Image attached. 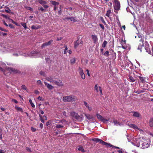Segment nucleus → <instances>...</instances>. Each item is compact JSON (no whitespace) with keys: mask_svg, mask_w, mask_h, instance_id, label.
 Instances as JSON below:
<instances>
[{"mask_svg":"<svg viewBox=\"0 0 153 153\" xmlns=\"http://www.w3.org/2000/svg\"><path fill=\"white\" fill-rule=\"evenodd\" d=\"M92 140L95 142L96 143L99 142L100 143H102V140L99 139L98 138H93L92 139Z\"/></svg>","mask_w":153,"mask_h":153,"instance_id":"4468645a","label":"nucleus"},{"mask_svg":"<svg viewBox=\"0 0 153 153\" xmlns=\"http://www.w3.org/2000/svg\"><path fill=\"white\" fill-rule=\"evenodd\" d=\"M99 26L103 30H104L105 29L104 25L102 24H99Z\"/></svg>","mask_w":153,"mask_h":153,"instance_id":"6e6d98bb","label":"nucleus"},{"mask_svg":"<svg viewBox=\"0 0 153 153\" xmlns=\"http://www.w3.org/2000/svg\"><path fill=\"white\" fill-rule=\"evenodd\" d=\"M146 21L148 22H149L150 23H152V24H153V21L149 17H147L146 18Z\"/></svg>","mask_w":153,"mask_h":153,"instance_id":"c756f323","label":"nucleus"},{"mask_svg":"<svg viewBox=\"0 0 153 153\" xmlns=\"http://www.w3.org/2000/svg\"><path fill=\"white\" fill-rule=\"evenodd\" d=\"M37 2L40 4L42 5L44 4H46L47 3V2L46 1L43 0H37Z\"/></svg>","mask_w":153,"mask_h":153,"instance_id":"6ab92c4d","label":"nucleus"},{"mask_svg":"<svg viewBox=\"0 0 153 153\" xmlns=\"http://www.w3.org/2000/svg\"><path fill=\"white\" fill-rule=\"evenodd\" d=\"M111 13V10L110 9H109L107 11V13L105 14L106 16H107L110 17V14Z\"/></svg>","mask_w":153,"mask_h":153,"instance_id":"b1692460","label":"nucleus"},{"mask_svg":"<svg viewBox=\"0 0 153 153\" xmlns=\"http://www.w3.org/2000/svg\"><path fill=\"white\" fill-rule=\"evenodd\" d=\"M131 128H133L135 129H138L139 130H141L139 129L138 128V127H137V126L136 125H135L134 124H130L129 126Z\"/></svg>","mask_w":153,"mask_h":153,"instance_id":"a211bd4d","label":"nucleus"},{"mask_svg":"<svg viewBox=\"0 0 153 153\" xmlns=\"http://www.w3.org/2000/svg\"><path fill=\"white\" fill-rule=\"evenodd\" d=\"M131 113H133V116L136 117H139L140 115V114L137 112L132 111Z\"/></svg>","mask_w":153,"mask_h":153,"instance_id":"ddd939ff","label":"nucleus"},{"mask_svg":"<svg viewBox=\"0 0 153 153\" xmlns=\"http://www.w3.org/2000/svg\"><path fill=\"white\" fill-rule=\"evenodd\" d=\"M10 71L14 73H19V71L13 68H10Z\"/></svg>","mask_w":153,"mask_h":153,"instance_id":"4be33fe9","label":"nucleus"},{"mask_svg":"<svg viewBox=\"0 0 153 153\" xmlns=\"http://www.w3.org/2000/svg\"><path fill=\"white\" fill-rule=\"evenodd\" d=\"M129 79L132 82H134L135 81V79H134L131 76H129Z\"/></svg>","mask_w":153,"mask_h":153,"instance_id":"ea45409f","label":"nucleus"},{"mask_svg":"<svg viewBox=\"0 0 153 153\" xmlns=\"http://www.w3.org/2000/svg\"><path fill=\"white\" fill-rule=\"evenodd\" d=\"M83 103L86 107L87 108L89 106V105L85 101H84Z\"/></svg>","mask_w":153,"mask_h":153,"instance_id":"5fc2aeb1","label":"nucleus"},{"mask_svg":"<svg viewBox=\"0 0 153 153\" xmlns=\"http://www.w3.org/2000/svg\"><path fill=\"white\" fill-rule=\"evenodd\" d=\"M38 99L40 101H43L44 100V99L42 98V97H40V96L38 97Z\"/></svg>","mask_w":153,"mask_h":153,"instance_id":"4d7b16f0","label":"nucleus"},{"mask_svg":"<svg viewBox=\"0 0 153 153\" xmlns=\"http://www.w3.org/2000/svg\"><path fill=\"white\" fill-rule=\"evenodd\" d=\"M39 115L40 117V120H41V122L42 123H44L45 122L44 120L43 119L42 116L40 114H39Z\"/></svg>","mask_w":153,"mask_h":153,"instance_id":"58836bf2","label":"nucleus"},{"mask_svg":"<svg viewBox=\"0 0 153 153\" xmlns=\"http://www.w3.org/2000/svg\"><path fill=\"white\" fill-rule=\"evenodd\" d=\"M81 78L84 79H85V75L83 72L79 74Z\"/></svg>","mask_w":153,"mask_h":153,"instance_id":"72a5a7b5","label":"nucleus"},{"mask_svg":"<svg viewBox=\"0 0 153 153\" xmlns=\"http://www.w3.org/2000/svg\"><path fill=\"white\" fill-rule=\"evenodd\" d=\"M101 144L103 145H105L107 147L110 146L112 147H114V146L112 145L110 143H108L105 142L102 140V142Z\"/></svg>","mask_w":153,"mask_h":153,"instance_id":"9b49d317","label":"nucleus"},{"mask_svg":"<svg viewBox=\"0 0 153 153\" xmlns=\"http://www.w3.org/2000/svg\"><path fill=\"white\" fill-rule=\"evenodd\" d=\"M1 16L7 19L8 18L7 16V15H5L4 14H2Z\"/></svg>","mask_w":153,"mask_h":153,"instance_id":"338daca9","label":"nucleus"},{"mask_svg":"<svg viewBox=\"0 0 153 153\" xmlns=\"http://www.w3.org/2000/svg\"><path fill=\"white\" fill-rule=\"evenodd\" d=\"M21 25L25 29H26L27 28V27L26 26V23L24 22H21Z\"/></svg>","mask_w":153,"mask_h":153,"instance_id":"a19ab883","label":"nucleus"},{"mask_svg":"<svg viewBox=\"0 0 153 153\" xmlns=\"http://www.w3.org/2000/svg\"><path fill=\"white\" fill-rule=\"evenodd\" d=\"M103 55L104 56H108L109 55V52L108 51H105V52L103 54Z\"/></svg>","mask_w":153,"mask_h":153,"instance_id":"a18cd8bd","label":"nucleus"},{"mask_svg":"<svg viewBox=\"0 0 153 153\" xmlns=\"http://www.w3.org/2000/svg\"><path fill=\"white\" fill-rule=\"evenodd\" d=\"M145 47H149V45L147 41H145Z\"/></svg>","mask_w":153,"mask_h":153,"instance_id":"8fccbe9b","label":"nucleus"},{"mask_svg":"<svg viewBox=\"0 0 153 153\" xmlns=\"http://www.w3.org/2000/svg\"><path fill=\"white\" fill-rule=\"evenodd\" d=\"M56 127L57 128H64V126H63L59 124H56Z\"/></svg>","mask_w":153,"mask_h":153,"instance_id":"c85d7f7f","label":"nucleus"},{"mask_svg":"<svg viewBox=\"0 0 153 153\" xmlns=\"http://www.w3.org/2000/svg\"><path fill=\"white\" fill-rule=\"evenodd\" d=\"M138 77L139 78V79L141 83H143L145 82V78L141 76H138Z\"/></svg>","mask_w":153,"mask_h":153,"instance_id":"aec40b11","label":"nucleus"},{"mask_svg":"<svg viewBox=\"0 0 153 153\" xmlns=\"http://www.w3.org/2000/svg\"><path fill=\"white\" fill-rule=\"evenodd\" d=\"M78 150L79 151H81L82 152H84L85 151H84V149L83 148L82 146H79L78 148Z\"/></svg>","mask_w":153,"mask_h":153,"instance_id":"bb28decb","label":"nucleus"},{"mask_svg":"<svg viewBox=\"0 0 153 153\" xmlns=\"http://www.w3.org/2000/svg\"><path fill=\"white\" fill-rule=\"evenodd\" d=\"M51 4L54 5V6L58 5L59 4V3L55 1H51Z\"/></svg>","mask_w":153,"mask_h":153,"instance_id":"393cba45","label":"nucleus"},{"mask_svg":"<svg viewBox=\"0 0 153 153\" xmlns=\"http://www.w3.org/2000/svg\"><path fill=\"white\" fill-rule=\"evenodd\" d=\"M107 41L105 40L103 42V44L102 45V47L103 48H105L106 47V45L107 44Z\"/></svg>","mask_w":153,"mask_h":153,"instance_id":"37998d69","label":"nucleus"},{"mask_svg":"<svg viewBox=\"0 0 153 153\" xmlns=\"http://www.w3.org/2000/svg\"><path fill=\"white\" fill-rule=\"evenodd\" d=\"M51 123V122L50 121H48L46 123V126H48V125H49Z\"/></svg>","mask_w":153,"mask_h":153,"instance_id":"e2e57ef3","label":"nucleus"},{"mask_svg":"<svg viewBox=\"0 0 153 153\" xmlns=\"http://www.w3.org/2000/svg\"><path fill=\"white\" fill-rule=\"evenodd\" d=\"M38 52L36 51H34L32 52L31 53V56L34 57H38L36 55L38 54Z\"/></svg>","mask_w":153,"mask_h":153,"instance_id":"f3484780","label":"nucleus"},{"mask_svg":"<svg viewBox=\"0 0 153 153\" xmlns=\"http://www.w3.org/2000/svg\"><path fill=\"white\" fill-rule=\"evenodd\" d=\"M85 115L86 117L87 118L88 120L91 119L93 117L89 114H85Z\"/></svg>","mask_w":153,"mask_h":153,"instance_id":"a878e982","label":"nucleus"},{"mask_svg":"<svg viewBox=\"0 0 153 153\" xmlns=\"http://www.w3.org/2000/svg\"><path fill=\"white\" fill-rule=\"evenodd\" d=\"M5 7L7 9V10L6 9L5 10V12L8 13H10V11H11V10L7 6H5Z\"/></svg>","mask_w":153,"mask_h":153,"instance_id":"e433bc0d","label":"nucleus"},{"mask_svg":"<svg viewBox=\"0 0 153 153\" xmlns=\"http://www.w3.org/2000/svg\"><path fill=\"white\" fill-rule=\"evenodd\" d=\"M141 144L142 145V148L143 149L147 148L149 147L150 145L149 141L147 140L142 139V140H141Z\"/></svg>","mask_w":153,"mask_h":153,"instance_id":"f257e3e1","label":"nucleus"},{"mask_svg":"<svg viewBox=\"0 0 153 153\" xmlns=\"http://www.w3.org/2000/svg\"><path fill=\"white\" fill-rule=\"evenodd\" d=\"M140 41L141 42V43H140L138 47V49L142 48V47H143L144 45V39H141L140 40Z\"/></svg>","mask_w":153,"mask_h":153,"instance_id":"dca6fc26","label":"nucleus"},{"mask_svg":"<svg viewBox=\"0 0 153 153\" xmlns=\"http://www.w3.org/2000/svg\"><path fill=\"white\" fill-rule=\"evenodd\" d=\"M44 83L45 85L47 87V88L49 90H51L53 88V86L47 83L46 82H44Z\"/></svg>","mask_w":153,"mask_h":153,"instance_id":"9d476101","label":"nucleus"},{"mask_svg":"<svg viewBox=\"0 0 153 153\" xmlns=\"http://www.w3.org/2000/svg\"><path fill=\"white\" fill-rule=\"evenodd\" d=\"M76 59L75 57L73 58L70 60V62L71 64H74L75 62Z\"/></svg>","mask_w":153,"mask_h":153,"instance_id":"f704fd0d","label":"nucleus"},{"mask_svg":"<svg viewBox=\"0 0 153 153\" xmlns=\"http://www.w3.org/2000/svg\"><path fill=\"white\" fill-rule=\"evenodd\" d=\"M34 93L36 94H39V92L37 90H34Z\"/></svg>","mask_w":153,"mask_h":153,"instance_id":"680f3d73","label":"nucleus"},{"mask_svg":"<svg viewBox=\"0 0 153 153\" xmlns=\"http://www.w3.org/2000/svg\"><path fill=\"white\" fill-rule=\"evenodd\" d=\"M96 115L97 118L99 120H101L103 123H105L106 122L108 121V120H107L106 119L104 118L101 115L99 114H97Z\"/></svg>","mask_w":153,"mask_h":153,"instance_id":"7ed1b4c3","label":"nucleus"},{"mask_svg":"<svg viewBox=\"0 0 153 153\" xmlns=\"http://www.w3.org/2000/svg\"><path fill=\"white\" fill-rule=\"evenodd\" d=\"M8 26L9 27H10L11 28H14V27L13 25L11 24H9Z\"/></svg>","mask_w":153,"mask_h":153,"instance_id":"13d9d810","label":"nucleus"},{"mask_svg":"<svg viewBox=\"0 0 153 153\" xmlns=\"http://www.w3.org/2000/svg\"><path fill=\"white\" fill-rule=\"evenodd\" d=\"M45 79L47 81L51 83L54 82V80L53 76H49L45 78Z\"/></svg>","mask_w":153,"mask_h":153,"instance_id":"423d86ee","label":"nucleus"},{"mask_svg":"<svg viewBox=\"0 0 153 153\" xmlns=\"http://www.w3.org/2000/svg\"><path fill=\"white\" fill-rule=\"evenodd\" d=\"M26 150H27V151L29 152H31V149L29 147H27L26 148Z\"/></svg>","mask_w":153,"mask_h":153,"instance_id":"774afa93","label":"nucleus"},{"mask_svg":"<svg viewBox=\"0 0 153 153\" xmlns=\"http://www.w3.org/2000/svg\"><path fill=\"white\" fill-rule=\"evenodd\" d=\"M108 4V6L110 7V9H111L112 4V3L111 2H109Z\"/></svg>","mask_w":153,"mask_h":153,"instance_id":"052dcab7","label":"nucleus"},{"mask_svg":"<svg viewBox=\"0 0 153 153\" xmlns=\"http://www.w3.org/2000/svg\"><path fill=\"white\" fill-rule=\"evenodd\" d=\"M70 20H71V21H73V22H75L77 21V20L76 19V18L75 17H70Z\"/></svg>","mask_w":153,"mask_h":153,"instance_id":"7c9ffc66","label":"nucleus"},{"mask_svg":"<svg viewBox=\"0 0 153 153\" xmlns=\"http://www.w3.org/2000/svg\"><path fill=\"white\" fill-rule=\"evenodd\" d=\"M38 10H41L42 11H44V12L46 11V10H45V9L42 7L39 8H38Z\"/></svg>","mask_w":153,"mask_h":153,"instance_id":"603ef678","label":"nucleus"},{"mask_svg":"<svg viewBox=\"0 0 153 153\" xmlns=\"http://www.w3.org/2000/svg\"><path fill=\"white\" fill-rule=\"evenodd\" d=\"M15 108L16 110L18 111H20L22 112H23V110L22 108L19 107H18L17 106H16L15 107Z\"/></svg>","mask_w":153,"mask_h":153,"instance_id":"5701e85b","label":"nucleus"},{"mask_svg":"<svg viewBox=\"0 0 153 153\" xmlns=\"http://www.w3.org/2000/svg\"><path fill=\"white\" fill-rule=\"evenodd\" d=\"M40 27H41V26H37V27H36V26H35L34 25H32L31 26V28L32 29L36 30V29H38Z\"/></svg>","mask_w":153,"mask_h":153,"instance_id":"2f4dec72","label":"nucleus"},{"mask_svg":"<svg viewBox=\"0 0 153 153\" xmlns=\"http://www.w3.org/2000/svg\"><path fill=\"white\" fill-rule=\"evenodd\" d=\"M0 30L1 31H4L5 32L7 31V30L6 29H4L2 27H0Z\"/></svg>","mask_w":153,"mask_h":153,"instance_id":"0e129e2a","label":"nucleus"},{"mask_svg":"<svg viewBox=\"0 0 153 153\" xmlns=\"http://www.w3.org/2000/svg\"><path fill=\"white\" fill-rule=\"evenodd\" d=\"M37 83L39 85H43V84L42 82L40 80H38L37 81Z\"/></svg>","mask_w":153,"mask_h":153,"instance_id":"49530a36","label":"nucleus"},{"mask_svg":"<svg viewBox=\"0 0 153 153\" xmlns=\"http://www.w3.org/2000/svg\"><path fill=\"white\" fill-rule=\"evenodd\" d=\"M24 7L27 10H29L32 11L33 10V9L30 7L25 6Z\"/></svg>","mask_w":153,"mask_h":153,"instance_id":"c03bdc74","label":"nucleus"},{"mask_svg":"<svg viewBox=\"0 0 153 153\" xmlns=\"http://www.w3.org/2000/svg\"><path fill=\"white\" fill-rule=\"evenodd\" d=\"M53 42V41L52 40H51L48 42H45L43 43L41 46L42 49H43L46 46L50 45Z\"/></svg>","mask_w":153,"mask_h":153,"instance_id":"20e7f679","label":"nucleus"},{"mask_svg":"<svg viewBox=\"0 0 153 153\" xmlns=\"http://www.w3.org/2000/svg\"><path fill=\"white\" fill-rule=\"evenodd\" d=\"M39 74L43 76L44 77H46V74H45V72L44 71H41L39 72Z\"/></svg>","mask_w":153,"mask_h":153,"instance_id":"c9c22d12","label":"nucleus"},{"mask_svg":"<svg viewBox=\"0 0 153 153\" xmlns=\"http://www.w3.org/2000/svg\"><path fill=\"white\" fill-rule=\"evenodd\" d=\"M29 102L30 103L31 106L33 108H35V105L33 103L32 100L31 99H30L29 100Z\"/></svg>","mask_w":153,"mask_h":153,"instance_id":"79ce46f5","label":"nucleus"},{"mask_svg":"<svg viewBox=\"0 0 153 153\" xmlns=\"http://www.w3.org/2000/svg\"><path fill=\"white\" fill-rule=\"evenodd\" d=\"M82 40H77L75 43L74 47L76 48L79 44H82Z\"/></svg>","mask_w":153,"mask_h":153,"instance_id":"1a4fd4ad","label":"nucleus"},{"mask_svg":"<svg viewBox=\"0 0 153 153\" xmlns=\"http://www.w3.org/2000/svg\"><path fill=\"white\" fill-rule=\"evenodd\" d=\"M70 102L75 101L77 100V97L74 95L70 96Z\"/></svg>","mask_w":153,"mask_h":153,"instance_id":"f8f14e48","label":"nucleus"},{"mask_svg":"<svg viewBox=\"0 0 153 153\" xmlns=\"http://www.w3.org/2000/svg\"><path fill=\"white\" fill-rule=\"evenodd\" d=\"M149 47H145V49L147 52L148 53H149L151 52L150 49L149 48Z\"/></svg>","mask_w":153,"mask_h":153,"instance_id":"4c0bfd02","label":"nucleus"},{"mask_svg":"<svg viewBox=\"0 0 153 153\" xmlns=\"http://www.w3.org/2000/svg\"><path fill=\"white\" fill-rule=\"evenodd\" d=\"M12 102H14L15 103H17L18 102V101L15 99H13L12 100Z\"/></svg>","mask_w":153,"mask_h":153,"instance_id":"69168bd1","label":"nucleus"},{"mask_svg":"<svg viewBox=\"0 0 153 153\" xmlns=\"http://www.w3.org/2000/svg\"><path fill=\"white\" fill-rule=\"evenodd\" d=\"M65 49L64 51V54H66L67 53V50L68 49V48L67 47V46L66 45H65Z\"/></svg>","mask_w":153,"mask_h":153,"instance_id":"09e8293b","label":"nucleus"},{"mask_svg":"<svg viewBox=\"0 0 153 153\" xmlns=\"http://www.w3.org/2000/svg\"><path fill=\"white\" fill-rule=\"evenodd\" d=\"M115 4L114 6V9L117 10H118L120 8V1L118 0H116L114 1Z\"/></svg>","mask_w":153,"mask_h":153,"instance_id":"f03ea898","label":"nucleus"},{"mask_svg":"<svg viewBox=\"0 0 153 153\" xmlns=\"http://www.w3.org/2000/svg\"><path fill=\"white\" fill-rule=\"evenodd\" d=\"M94 88L95 90H96L97 91V92L98 91V84H96L95 85Z\"/></svg>","mask_w":153,"mask_h":153,"instance_id":"864d4df0","label":"nucleus"},{"mask_svg":"<svg viewBox=\"0 0 153 153\" xmlns=\"http://www.w3.org/2000/svg\"><path fill=\"white\" fill-rule=\"evenodd\" d=\"M78 71L79 74L83 72L82 68H81L80 67H79Z\"/></svg>","mask_w":153,"mask_h":153,"instance_id":"de8ad7c7","label":"nucleus"},{"mask_svg":"<svg viewBox=\"0 0 153 153\" xmlns=\"http://www.w3.org/2000/svg\"><path fill=\"white\" fill-rule=\"evenodd\" d=\"M70 96L63 97L62 100L64 102H70Z\"/></svg>","mask_w":153,"mask_h":153,"instance_id":"0eeeda50","label":"nucleus"},{"mask_svg":"<svg viewBox=\"0 0 153 153\" xmlns=\"http://www.w3.org/2000/svg\"><path fill=\"white\" fill-rule=\"evenodd\" d=\"M0 71H3L4 74L6 75L5 73V71L1 67H0Z\"/></svg>","mask_w":153,"mask_h":153,"instance_id":"bf43d9fd","label":"nucleus"},{"mask_svg":"<svg viewBox=\"0 0 153 153\" xmlns=\"http://www.w3.org/2000/svg\"><path fill=\"white\" fill-rule=\"evenodd\" d=\"M91 38L93 41V43L94 44L96 43L98 40L97 36L95 35H92Z\"/></svg>","mask_w":153,"mask_h":153,"instance_id":"39448f33","label":"nucleus"},{"mask_svg":"<svg viewBox=\"0 0 153 153\" xmlns=\"http://www.w3.org/2000/svg\"><path fill=\"white\" fill-rule=\"evenodd\" d=\"M113 123L116 126L120 125V123L116 120H114Z\"/></svg>","mask_w":153,"mask_h":153,"instance_id":"473e14b6","label":"nucleus"},{"mask_svg":"<svg viewBox=\"0 0 153 153\" xmlns=\"http://www.w3.org/2000/svg\"><path fill=\"white\" fill-rule=\"evenodd\" d=\"M126 41L125 40H124L123 39L121 40V44L122 45V48L123 49H125L126 48V47H125L123 45V44H126Z\"/></svg>","mask_w":153,"mask_h":153,"instance_id":"412c9836","label":"nucleus"},{"mask_svg":"<svg viewBox=\"0 0 153 153\" xmlns=\"http://www.w3.org/2000/svg\"><path fill=\"white\" fill-rule=\"evenodd\" d=\"M21 87H22V89H23V90H27V89L26 88V87L24 85H22V86Z\"/></svg>","mask_w":153,"mask_h":153,"instance_id":"3c124183","label":"nucleus"},{"mask_svg":"<svg viewBox=\"0 0 153 153\" xmlns=\"http://www.w3.org/2000/svg\"><path fill=\"white\" fill-rule=\"evenodd\" d=\"M62 82V81L61 80H59V82H58L57 81H54V83L57 85L58 86H61L63 85L62 84H61V83Z\"/></svg>","mask_w":153,"mask_h":153,"instance_id":"2eb2a0df","label":"nucleus"},{"mask_svg":"<svg viewBox=\"0 0 153 153\" xmlns=\"http://www.w3.org/2000/svg\"><path fill=\"white\" fill-rule=\"evenodd\" d=\"M71 115L74 117H75L76 119H79L80 118V116L77 113L75 112H72L71 113Z\"/></svg>","mask_w":153,"mask_h":153,"instance_id":"6e6552de","label":"nucleus"},{"mask_svg":"<svg viewBox=\"0 0 153 153\" xmlns=\"http://www.w3.org/2000/svg\"><path fill=\"white\" fill-rule=\"evenodd\" d=\"M149 125L151 127L153 126V118H151L150 119L149 122Z\"/></svg>","mask_w":153,"mask_h":153,"instance_id":"cd10ccee","label":"nucleus"}]
</instances>
